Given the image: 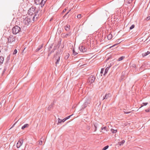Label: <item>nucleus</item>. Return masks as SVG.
I'll return each instance as SVG.
<instances>
[{"instance_id": "f257e3e1", "label": "nucleus", "mask_w": 150, "mask_h": 150, "mask_svg": "<svg viewBox=\"0 0 150 150\" xmlns=\"http://www.w3.org/2000/svg\"><path fill=\"white\" fill-rule=\"evenodd\" d=\"M21 31V28L17 25L15 26L12 28V32L14 34L16 35Z\"/></svg>"}, {"instance_id": "f03ea898", "label": "nucleus", "mask_w": 150, "mask_h": 150, "mask_svg": "<svg viewBox=\"0 0 150 150\" xmlns=\"http://www.w3.org/2000/svg\"><path fill=\"white\" fill-rule=\"evenodd\" d=\"M36 7L35 6L31 7L28 11V14L29 15L32 16L33 14H35V9Z\"/></svg>"}, {"instance_id": "7ed1b4c3", "label": "nucleus", "mask_w": 150, "mask_h": 150, "mask_svg": "<svg viewBox=\"0 0 150 150\" xmlns=\"http://www.w3.org/2000/svg\"><path fill=\"white\" fill-rule=\"evenodd\" d=\"M40 11H41V10L39 7L36 9H35V14L34 15L32 18L33 21H34L35 20H37L39 15L38 14L37 15V14Z\"/></svg>"}, {"instance_id": "20e7f679", "label": "nucleus", "mask_w": 150, "mask_h": 150, "mask_svg": "<svg viewBox=\"0 0 150 150\" xmlns=\"http://www.w3.org/2000/svg\"><path fill=\"white\" fill-rule=\"evenodd\" d=\"M35 2L36 4H39V6L40 5V7L41 8H42L45 4L43 0H35Z\"/></svg>"}, {"instance_id": "39448f33", "label": "nucleus", "mask_w": 150, "mask_h": 150, "mask_svg": "<svg viewBox=\"0 0 150 150\" xmlns=\"http://www.w3.org/2000/svg\"><path fill=\"white\" fill-rule=\"evenodd\" d=\"M15 40V38L12 35H11L8 38V42H7V44L8 45L10 43H11L12 42L14 41Z\"/></svg>"}, {"instance_id": "423d86ee", "label": "nucleus", "mask_w": 150, "mask_h": 150, "mask_svg": "<svg viewBox=\"0 0 150 150\" xmlns=\"http://www.w3.org/2000/svg\"><path fill=\"white\" fill-rule=\"evenodd\" d=\"M95 79V76H94L91 75L89 77L88 81L91 83H93L94 82Z\"/></svg>"}, {"instance_id": "0eeeda50", "label": "nucleus", "mask_w": 150, "mask_h": 150, "mask_svg": "<svg viewBox=\"0 0 150 150\" xmlns=\"http://www.w3.org/2000/svg\"><path fill=\"white\" fill-rule=\"evenodd\" d=\"M24 21L25 24L28 25L31 22L30 18L28 17L25 18Z\"/></svg>"}, {"instance_id": "6e6552de", "label": "nucleus", "mask_w": 150, "mask_h": 150, "mask_svg": "<svg viewBox=\"0 0 150 150\" xmlns=\"http://www.w3.org/2000/svg\"><path fill=\"white\" fill-rule=\"evenodd\" d=\"M79 49L80 50V51H81L83 52H86L87 50V48L86 47L84 46H79Z\"/></svg>"}, {"instance_id": "1a4fd4ad", "label": "nucleus", "mask_w": 150, "mask_h": 150, "mask_svg": "<svg viewBox=\"0 0 150 150\" xmlns=\"http://www.w3.org/2000/svg\"><path fill=\"white\" fill-rule=\"evenodd\" d=\"M111 97V95L110 93H106L105 96H103V100L105 99L106 100Z\"/></svg>"}, {"instance_id": "9d476101", "label": "nucleus", "mask_w": 150, "mask_h": 150, "mask_svg": "<svg viewBox=\"0 0 150 150\" xmlns=\"http://www.w3.org/2000/svg\"><path fill=\"white\" fill-rule=\"evenodd\" d=\"M23 142V140H20L18 141L16 147L17 148H19L22 145Z\"/></svg>"}, {"instance_id": "9b49d317", "label": "nucleus", "mask_w": 150, "mask_h": 150, "mask_svg": "<svg viewBox=\"0 0 150 150\" xmlns=\"http://www.w3.org/2000/svg\"><path fill=\"white\" fill-rule=\"evenodd\" d=\"M60 45L59 44H58L56 45H55L53 49L50 52V54H51L52 52H53L56 49L57 47L59 48V47Z\"/></svg>"}, {"instance_id": "f8f14e48", "label": "nucleus", "mask_w": 150, "mask_h": 150, "mask_svg": "<svg viewBox=\"0 0 150 150\" xmlns=\"http://www.w3.org/2000/svg\"><path fill=\"white\" fill-rule=\"evenodd\" d=\"M60 56H58V57L56 56L55 57V60H56L55 62L56 65L59 64V61L60 60Z\"/></svg>"}, {"instance_id": "ddd939ff", "label": "nucleus", "mask_w": 150, "mask_h": 150, "mask_svg": "<svg viewBox=\"0 0 150 150\" xmlns=\"http://www.w3.org/2000/svg\"><path fill=\"white\" fill-rule=\"evenodd\" d=\"M62 53V51L61 49H60L58 50L56 52V56L58 57V56H60V54Z\"/></svg>"}, {"instance_id": "4468645a", "label": "nucleus", "mask_w": 150, "mask_h": 150, "mask_svg": "<svg viewBox=\"0 0 150 150\" xmlns=\"http://www.w3.org/2000/svg\"><path fill=\"white\" fill-rule=\"evenodd\" d=\"M116 42H117V43L113 45V46H111V47H110V48H111V47H114L116 45H117V44L120 43L121 41H120V39H118L117 41H116Z\"/></svg>"}, {"instance_id": "2eb2a0df", "label": "nucleus", "mask_w": 150, "mask_h": 150, "mask_svg": "<svg viewBox=\"0 0 150 150\" xmlns=\"http://www.w3.org/2000/svg\"><path fill=\"white\" fill-rule=\"evenodd\" d=\"M42 47H43V45H42L39 46H38V48L36 49V50H35L36 52H37L39 51L40 50L42 49Z\"/></svg>"}, {"instance_id": "dca6fc26", "label": "nucleus", "mask_w": 150, "mask_h": 150, "mask_svg": "<svg viewBox=\"0 0 150 150\" xmlns=\"http://www.w3.org/2000/svg\"><path fill=\"white\" fill-rule=\"evenodd\" d=\"M150 52L149 51H147V52L142 53V56L144 57H145V56H146V55H148L149 54H150Z\"/></svg>"}, {"instance_id": "f3484780", "label": "nucleus", "mask_w": 150, "mask_h": 150, "mask_svg": "<svg viewBox=\"0 0 150 150\" xmlns=\"http://www.w3.org/2000/svg\"><path fill=\"white\" fill-rule=\"evenodd\" d=\"M4 59V58L3 57L0 56V64H1L3 63Z\"/></svg>"}, {"instance_id": "a211bd4d", "label": "nucleus", "mask_w": 150, "mask_h": 150, "mask_svg": "<svg viewBox=\"0 0 150 150\" xmlns=\"http://www.w3.org/2000/svg\"><path fill=\"white\" fill-rule=\"evenodd\" d=\"M110 67H108L107 68H106V69H105L104 73V76H105L108 72V70H109V69Z\"/></svg>"}, {"instance_id": "6ab92c4d", "label": "nucleus", "mask_w": 150, "mask_h": 150, "mask_svg": "<svg viewBox=\"0 0 150 150\" xmlns=\"http://www.w3.org/2000/svg\"><path fill=\"white\" fill-rule=\"evenodd\" d=\"M29 126V125L28 124H25L22 127L21 129H24L25 128L28 127Z\"/></svg>"}, {"instance_id": "aec40b11", "label": "nucleus", "mask_w": 150, "mask_h": 150, "mask_svg": "<svg viewBox=\"0 0 150 150\" xmlns=\"http://www.w3.org/2000/svg\"><path fill=\"white\" fill-rule=\"evenodd\" d=\"M69 27L70 25H67L65 27V29L67 31H68L69 30Z\"/></svg>"}, {"instance_id": "412c9836", "label": "nucleus", "mask_w": 150, "mask_h": 150, "mask_svg": "<svg viewBox=\"0 0 150 150\" xmlns=\"http://www.w3.org/2000/svg\"><path fill=\"white\" fill-rule=\"evenodd\" d=\"M54 105V103H52L50 105L49 107L47 109L49 110H51V109L52 107Z\"/></svg>"}, {"instance_id": "4be33fe9", "label": "nucleus", "mask_w": 150, "mask_h": 150, "mask_svg": "<svg viewBox=\"0 0 150 150\" xmlns=\"http://www.w3.org/2000/svg\"><path fill=\"white\" fill-rule=\"evenodd\" d=\"M125 142V141L124 140H122L121 142H119L118 144L120 146L122 145Z\"/></svg>"}, {"instance_id": "5701e85b", "label": "nucleus", "mask_w": 150, "mask_h": 150, "mask_svg": "<svg viewBox=\"0 0 150 150\" xmlns=\"http://www.w3.org/2000/svg\"><path fill=\"white\" fill-rule=\"evenodd\" d=\"M125 57L123 56L121 57H120V58H119V59L117 60V61H120L122 60L123 59H124V58H125Z\"/></svg>"}, {"instance_id": "b1692460", "label": "nucleus", "mask_w": 150, "mask_h": 150, "mask_svg": "<svg viewBox=\"0 0 150 150\" xmlns=\"http://www.w3.org/2000/svg\"><path fill=\"white\" fill-rule=\"evenodd\" d=\"M65 120L64 119H63V120H61L59 118H58V123H61L62 122H64L65 121H63V120Z\"/></svg>"}, {"instance_id": "393cba45", "label": "nucleus", "mask_w": 150, "mask_h": 150, "mask_svg": "<svg viewBox=\"0 0 150 150\" xmlns=\"http://www.w3.org/2000/svg\"><path fill=\"white\" fill-rule=\"evenodd\" d=\"M101 129L102 130H103L104 131V132H103L104 133L105 131H107V127H101Z\"/></svg>"}, {"instance_id": "a878e982", "label": "nucleus", "mask_w": 150, "mask_h": 150, "mask_svg": "<svg viewBox=\"0 0 150 150\" xmlns=\"http://www.w3.org/2000/svg\"><path fill=\"white\" fill-rule=\"evenodd\" d=\"M107 38L108 40H110L112 38V35L110 34L108 35Z\"/></svg>"}, {"instance_id": "bb28decb", "label": "nucleus", "mask_w": 150, "mask_h": 150, "mask_svg": "<svg viewBox=\"0 0 150 150\" xmlns=\"http://www.w3.org/2000/svg\"><path fill=\"white\" fill-rule=\"evenodd\" d=\"M69 57V54H67L65 56L64 59L65 60H67L68 59V58Z\"/></svg>"}, {"instance_id": "cd10ccee", "label": "nucleus", "mask_w": 150, "mask_h": 150, "mask_svg": "<svg viewBox=\"0 0 150 150\" xmlns=\"http://www.w3.org/2000/svg\"><path fill=\"white\" fill-rule=\"evenodd\" d=\"M117 129L115 130L113 129H111V131L112 133H115L117 132Z\"/></svg>"}, {"instance_id": "c85d7f7f", "label": "nucleus", "mask_w": 150, "mask_h": 150, "mask_svg": "<svg viewBox=\"0 0 150 150\" xmlns=\"http://www.w3.org/2000/svg\"><path fill=\"white\" fill-rule=\"evenodd\" d=\"M73 115V114H72L70 115H69L66 117H65L64 119L65 120H63V121H65L66 120L69 119L70 117L71 116H72V115Z\"/></svg>"}, {"instance_id": "c756f323", "label": "nucleus", "mask_w": 150, "mask_h": 150, "mask_svg": "<svg viewBox=\"0 0 150 150\" xmlns=\"http://www.w3.org/2000/svg\"><path fill=\"white\" fill-rule=\"evenodd\" d=\"M73 54L74 55H76L78 54V53L75 52V50L74 48L73 50Z\"/></svg>"}, {"instance_id": "7c9ffc66", "label": "nucleus", "mask_w": 150, "mask_h": 150, "mask_svg": "<svg viewBox=\"0 0 150 150\" xmlns=\"http://www.w3.org/2000/svg\"><path fill=\"white\" fill-rule=\"evenodd\" d=\"M108 147L109 146L108 145L106 146L102 150H106L108 148Z\"/></svg>"}, {"instance_id": "2f4dec72", "label": "nucleus", "mask_w": 150, "mask_h": 150, "mask_svg": "<svg viewBox=\"0 0 150 150\" xmlns=\"http://www.w3.org/2000/svg\"><path fill=\"white\" fill-rule=\"evenodd\" d=\"M6 69H7V68L6 67H5L2 73V75L4 74V73L5 72L6 70Z\"/></svg>"}, {"instance_id": "473e14b6", "label": "nucleus", "mask_w": 150, "mask_h": 150, "mask_svg": "<svg viewBox=\"0 0 150 150\" xmlns=\"http://www.w3.org/2000/svg\"><path fill=\"white\" fill-rule=\"evenodd\" d=\"M77 17L78 19H80L81 18V14H78L77 15Z\"/></svg>"}, {"instance_id": "72a5a7b5", "label": "nucleus", "mask_w": 150, "mask_h": 150, "mask_svg": "<svg viewBox=\"0 0 150 150\" xmlns=\"http://www.w3.org/2000/svg\"><path fill=\"white\" fill-rule=\"evenodd\" d=\"M134 25H132L131 27H130L129 29L130 30H132L133 29V28L134 27Z\"/></svg>"}, {"instance_id": "f704fd0d", "label": "nucleus", "mask_w": 150, "mask_h": 150, "mask_svg": "<svg viewBox=\"0 0 150 150\" xmlns=\"http://www.w3.org/2000/svg\"><path fill=\"white\" fill-rule=\"evenodd\" d=\"M145 111L147 112H150V108H148L147 109L145 110Z\"/></svg>"}, {"instance_id": "c9c22d12", "label": "nucleus", "mask_w": 150, "mask_h": 150, "mask_svg": "<svg viewBox=\"0 0 150 150\" xmlns=\"http://www.w3.org/2000/svg\"><path fill=\"white\" fill-rule=\"evenodd\" d=\"M17 51L16 50V49L14 50L13 51V54H16L17 53Z\"/></svg>"}, {"instance_id": "e433bc0d", "label": "nucleus", "mask_w": 150, "mask_h": 150, "mask_svg": "<svg viewBox=\"0 0 150 150\" xmlns=\"http://www.w3.org/2000/svg\"><path fill=\"white\" fill-rule=\"evenodd\" d=\"M104 69L102 68L101 69V71L100 72V74H103L104 72Z\"/></svg>"}, {"instance_id": "4c0bfd02", "label": "nucleus", "mask_w": 150, "mask_h": 150, "mask_svg": "<svg viewBox=\"0 0 150 150\" xmlns=\"http://www.w3.org/2000/svg\"><path fill=\"white\" fill-rule=\"evenodd\" d=\"M146 20L147 21L149 20L150 19V16L147 17L146 18Z\"/></svg>"}, {"instance_id": "58836bf2", "label": "nucleus", "mask_w": 150, "mask_h": 150, "mask_svg": "<svg viewBox=\"0 0 150 150\" xmlns=\"http://www.w3.org/2000/svg\"><path fill=\"white\" fill-rule=\"evenodd\" d=\"M42 141L40 140L39 141V144L40 145H42Z\"/></svg>"}, {"instance_id": "ea45409f", "label": "nucleus", "mask_w": 150, "mask_h": 150, "mask_svg": "<svg viewBox=\"0 0 150 150\" xmlns=\"http://www.w3.org/2000/svg\"><path fill=\"white\" fill-rule=\"evenodd\" d=\"M87 104V103L85 102L84 103V104L83 105H84V106H84V108H85L86 107Z\"/></svg>"}, {"instance_id": "a19ab883", "label": "nucleus", "mask_w": 150, "mask_h": 150, "mask_svg": "<svg viewBox=\"0 0 150 150\" xmlns=\"http://www.w3.org/2000/svg\"><path fill=\"white\" fill-rule=\"evenodd\" d=\"M90 129V126H87V127H86V129H87V130H89Z\"/></svg>"}, {"instance_id": "79ce46f5", "label": "nucleus", "mask_w": 150, "mask_h": 150, "mask_svg": "<svg viewBox=\"0 0 150 150\" xmlns=\"http://www.w3.org/2000/svg\"><path fill=\"white\" fill-rule=\"evenodd\" d=\"M93 125H94V127L95 128V130H94V131H96V126L94 124H93Z\"/></svg>"}, {"instance_id": "37998d69", "label": "nucleus", "mask_w": 150, "mask_h": 150, "mask_svg": "<svg viewBox=\"0 0 150 150\" xmlns=\"http://www.w3.org/2000/svg\"><path fill=\"white\" fill-rule=\"evenodd\" d=\"M148 103H143V104L144 105L146 106L148 104Z\"/></svg>"}, {"instance_id": "c03bdc74", "label": "nucleus", "mask_w": 150, "mask_h": 150, "mask_svg": "<svg viewBox=\"0 0 150 150\" xmlns=\"http://www.w3.org/2000/svg\"><path fill=\"white\" fill-rule=\"evenodd\" d=\"M124 113L125 114H129L131 112H125L124 111Z\"/></svg>"}, {"instance_id": "a18cd8bd", "label": "nucleus", "mask_w": 150, "mask_h": 150, "mask_svg": "<svg viewBox=\"0 0 150 150\" xmlns=\"http://www.w3.org/2000/svg\"><path fill=\"white\" fill-rule=\"evenodd\" d=\"M17 122H16L12 126V127L10 128V129L12 128L15 125H16V123Z\"/></svg>"}, {"instance_id": "49530a36", "label": "nucleus", "mask_w": 150, "mask_h": 150, "mask_svg": "<svg viewBox=\"0 0 150 150\" xmlns=\"http://www.w3.org/2000/svg\"><path fill=\"white\" fill-rule=\"evenodd\" d=\"M70 33H68V34H67L66 35V36L67 37V36H69L70 35Z\"/></svg>"}, {"instance_id": "de8ad7c7", "label": "nucleus", "mask_w": 150, "mask_h": 150, "mask_svg": "<svg viewBox=\"0 0 150 150\" xmlns=\"http://www.w3.org/2000/svg\"><path fill=\"white\" fill-rule=\"evenodd\" d=\"M66 11V9H64V10H63V11H62V12H63V13H64V12H65Z\"/></svg>"}, {"instance_id": "09e8293b", "label": "nucleus", "mask_w": 150, "mask_h": 150, "mask_svg": "<svg viewBox=\"0 0 150 150\" xmlns=\"http://www.w3.org/2000/svg\"><path fill=\"white\" fill-rule=\"evenodd\" d=\"M69 11H68L66 14L64 16V17H65L66 16L67 14L68 13H69Z\"/></svg>"}, {"instance_id": "8fccbe9b", "label": "nucleus", "mask_w": 150, "mask_h": 150, "mask_svg": "<svg viewBox=\"0 0 150 150\" xmlns=\"http://www.w3.org/2000/svg\"><path fill=\"white\" fill-rule=\"evenodd\" d=\"M43 0L44 1V2L45 4L46 2L47 1V0Z\"/></svg>"}, {"instance_id": "3c124183", "label": "nucleus", "mask_w": 150, "mask_h": 150, "mask_svg": "<svg viewBox=\"0 0 150 150\" xmlns=\"http://www.w3.org/2000/svg\"><path fill=\"white\" fill-rule=\"evenodd\" d=\"M52 48V46H50V49H51V48Z\"/></svg>"}, {"instance_id": "603ef678", "label": "nucleus", "mask_w": 150, "mask_h": 150, "mask_svg": "<svg viewBox=\"0 0 150 150\" xmlns=\"http://www.w3.org/2000/svg\"><path fill=\"white\" fill-rule=\"evenodd\" d=\"M25 48H24V50H23V51L24 50H25Z\"/></svg>"}, {"instance_id": "864d4df0", "label": "nucleus", "mask_w": 150, "mask_h": 150, "mask_svg": "<svg viewBox=\"0 0 150 150\" xmlns=\"http://www.w3.org/2000/svg\"><path fill=\"white\" fill-rule=\"evenodd\" d=\"M142 66H142L141 67H140V68H142Z\"/></svg>"}, {"instance_id": "5fc2aeb1", "label": "nucleus", "mask_w": 150, "mask_h": 150, "mask_svg": "<svg viewBox=\"0 0 150 150\" xmlns=\"http://www.w3.org/2000/svg\"><path fill=\"white\" fill-rule=\"evenodd\" d=\"M1 52V51L0 50V52Z\"/></svg>"}, {"instance_id": "6e6d98bb", "label": "nucleus", "mask_w": 150, "mask_h": 150, "mask_svg": "<svg viewBox=\"0 0 150 150\" xmlns=\"http://www.w3.org/2000/svg\"><path fill=\"white\" fill-rule=\"evenodd\" d=\"M1 105V104H0V105Z\"/></svg>"}]
</instances>
